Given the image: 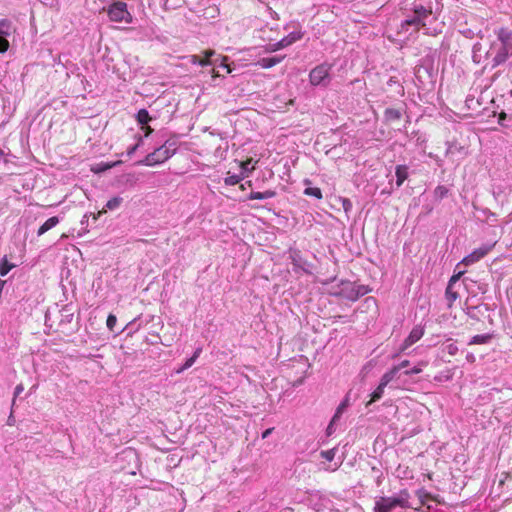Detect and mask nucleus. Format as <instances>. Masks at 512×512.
Here are the masks:
<instances>
[{
	"mask_svg": "<svg viewBox=\"0 0 512 512\" xmlns=\"http://www.w3.org/2000/svg\"><path fill=\"white\" fill-rule=\"evenodd\" d=\"M176 152L174 143L166 141L162 146L149 153L143 160L138 161V165L155 166L162 164L171 158Z\"/></svg>",
	"mask_w": 512,
	"mask_h": 512,
	"instance_id": "nucleus-1",
	"label": "nucleus"
},
{
	"mask_svg": "<svg viewBox=\"0 0 512 512\" xmlns=\"http://www.w3.org/2000/svg\"><path fill=\"white\" fill-rule=\"evenodd\" d=\"M409 508V493L406 490L400 491L397 496L381 497L376 501L375 512H391L394 508Z\"/></svg>",
	"mask_w": 512,
	"mask_h": 512,
	"instance_id": "nucleus-2",
	"label": "nucleus"
},
{
	"mask_svg": "<svg viewBox=\"0 0 512 512\" xmlns=\"http://www.w3.org/2000/svg\"><path fill=\"white\" fill-rule=\"evenodd\" d=\"M368 292L369 290L364 285H358L351 281H341L334 294L343 299L354 302L360 297L366 295Z\"/></svg>",
	"mask_w": 512,
	"mask_h": 512,
	"instance_id": "nucleus-3",
	"label": "nucleus"
},
{
	"mask_svg": "<svg viewBox=\"0 0 512 512\" xmlns=\"http://www.w3.org/2000/svg\"><path fill=\"white\" fill-rule=\"evenodd\" d=\"M107 14L112 22H132V15L127 9V4L121 1L112 3L107 8Z\"/></svg>",
	"mask_w": 512,
	"mask_h": 512,
	"instance_id": "nucleus-4",
	"label": "nucleus"
},
{
	"mask_svg": "<svg viewBox=\"0 0 512 512\" xmlns=\"http://www.w3.org/2000/svg\"><path fill=\"white\" fill-rule=\"evenodd\" d=\"M331 66L328 64H320L313 68L309 73V81L313 86L326 85L329 80Z\"/></svg>",
	"mask_w": 512,
	"mask_h": 512,
	"instance_id": "nucleus-5",
	"label": "nucleus"
},
{
	"mask_svg": "<svg viewBox=\"0 0 512 512\" xmlns=\"http://www.w3.org/2000/svg\"><path fill=\"white\" fill-rule=\"evenodd\" d=\"M492 53H495L493 57V63L495 66L504 63L510 55H512V45L501 39L499 44H493L491 47Z\"/></svg>",
	"mask_w": 512,
	"mask_h": 512,
	"instance_id": "nucleus-6",
	"label": "nucleus"
},
{
	"mask_svg": "<svg viewBox=\"0 0 512 512\" xmlns=\"http://www.w3.org/2000/svg\"><path fill=\"white\" fill-rule=\"evenodd\" d=\"M491 249H492V246H490V245H485V246L475 249L469 255L464 257L462 259V261L457 264L456 268H458L460 265L470 266V265L480 261L491 251Z\"/></svg>",
	"mask_w": 512,
	"mask_h": 512,
	"instance_id": "nucleus-7",
	"label": "nucleus"
},
{
	"mask_svg": "<svg viewBox=\"0 0 512 512\" xmlns=\"http://www.w3.org/2000/svg\"><path fill=\"white\" fill-rule=\"evenodd\" d=\"M424 335V328L420 325L415 326L408 337L403 341L400 346L399 352L394 355V358L398 357L401 353L405 352L410 346L419 341Z\"/></svg>",
	"mask_w": 512,
	"mask_h": 512,
	"instance_id": "nucleus-8",
	"label": "nucleus"
},
{
	"mask_svg": "<svg viewBox=\"0 0 512 512\" xmlns=\"http://www.w3.org/2000/svg\"><path fill=\"white\" fill-rule=\"evenodd\" d=\"M215 54V51L212 49H208L204 51V57H199L197 55H192L190 57V61L193 64H199L200 66H208L211 64L210 58Z\"/></svg>",
	"mask_w": 512,
	"mask_h": 512,
	"instance_id": "nucleus-9",
	"label": "nucleus"
},
{
	"mask_svg": "<svg viewBox=\"0 0 512 512\" xmlns=\"http://www.w3.org/2000/svg\"><path fill=\"white\" fill-rule=\"evenodd\" d=\"M123 202V198L116 196L107 201L104 209L100 210L96 215L93 216L94 219H97L100 215L107 212V210H115L121 206Z\"/></svg>",
	"mask_w": 512,
	"mask_h": 512,
	"instance_id": "nucleus-10",
	"label": "nucleus"
},
{
	"mask_svg": "<svg viewBox=\"0 0 512 512\" xmlns=\"http://www.w3.org/2000/svg\"><path fill=\"white\" fill-rule=\"evenodd\" d=\"M396 185L397 187L402 186L405 180L408 178V167L406 165H397L395 168Z\"/></svg>",
	"mask_w": 512,
	"mask_h": 512,
	"instance_id": "nucleus-11",
	"label": "nucleus"
},
{
	"mask_svg": "<svg viewBox=\"0 0 512 512\" xmlns=\"http://www.w3.org/2000/svg\"><path fill=\"white\" fill-rule=\"evenodd\" d=\"M59 223V219L56 216L50 217L47 219L38 229V236L43 235L53 227H55Z\"/></svg>",
	"mask_w": 512,
	"mask_h": 512,
	"instance_id": "nucleus-12",
	"label": "nucleus"
},
{
	"mask_svg": "<svg viewBox=\"0 0 512 512\" xmlns=\"http://www.w3.org/2000/svg\"><path fill=\"white\" fill-rule=\"evenodd\" d=\"M276 196V192L274 190H266L264 192H251L248 196L249 200H263L269 199Z\"/></svg>",
	"mask_w": 512,
	"mask_h": 512,
	"instance_id": "nucleus-13",
	"label": "nucleus"
},
{
	"mask_svg": "<svg viewBox=\"0 0 512 512\" xmlns=\"http://www.w3.org/2000/svg\"><path fill=\"white\" fill-rule=\"evenodd\" d=\"M283 59H284V57L262 58L258 61V65L261 66L262 68L268 69V68H271V67L279 64Z\"/></svg>",
	"mask_w": 512,
	"mask_h": 512,
	"instance_id": "nucleus-14",
	"label": "nucleus"
},
{
	"mask_svg": "<svg viewBox=\"0 0 512 512\" xmlns=\"http://www.w3.org/2000/svg\"><path fill=\"white\" fill-rule=\"evenodd\" d=\"M14 28L12 23L7 19H1L0 20V36L1 37H8L12 34Z\"/></svg>",
	"mask_w": 512,
	"mask_h": 512,
	"instance_id": "nucleus-15",
	"label": "nucleus"
},
{
	"mask_svg": "<svg viewBox=\"0 0 512 512\" xmlns=\"http://www.w3.org/2000/svg\"><path fill=\"white\" fill-rule=\"evenodd\" d=\"M408 26H414L415 31L418 32L421 27L425 26V22L414 15L411 19H407L402 23V28H406Z\"/></svg>",
	"mask_w": 512,
	"mask_h": 512,
	"instance_id": "nucleus-16",
	"label": "nucleus"
},
{
	"mask_svg": "<svg viewBox=\"0 0 512 512\" xmlns=\"http://www.w3.org/2000/svg\"><path fill=\"white\" fill-rule=\"evenodd\" d=\"M399 370L400 366H393L389 371L384 373L380 380L382 381V385H388L392 380H394Z\"/></svg>",
	"mask_w": 512,
	"mask_h": 512,
	"instance_id": "nucleus-17",
	"label": "nucleus"
},
{
	"mask_svg": "<svg viewBox=\"0 0 512 512\" xmlns=\"http://www.w3.org/2000/svg\"><path fill=\"white\" fill-rule=\"evenodd\" d=\"M119 163L120 161H116L113 163H98L91 167V171L95 174H99L111 169L112 167L118 165Z\"/></svg>",
	"mask_w": 512,
	"mask_h": 512,
	"instance_id": "nucleus-18",
	"label": "nucleus"
},
{
	"mask_svg": "<svg viewBox=\"0 0 512 512\" xmlns=\"http://www.w3.org/2000/svg\"><path fill=\"white\" fill-rule=\"evenodd\" d=\"M431 14H432V9L431 8L427 9V8H425L422 5L416 6L414 8V15L417 16L418 18H420L423 21L426 18H428Z\"/></svg>",
	"mask_w": 512,
	"mask_h": 512,
	"instance_id": "nucleus-19",
	"label": "nucleus"
},
{
	"mask_svg": "<svg viewBox=\"0 0 512 512\" xmlns=\"http://www.w3.org/2000/svg\"><path fill=\"white\" fill-rule=\"evenodd\" d=\"M493 338L492 334L475 335L469 342V345L486 344Z\"/></svg>",
	"mask_w": 512,
	"mask_h": 512,
	"instance_id": "nucleus-20",
	"label": "nucleus"
},
{
	"mask_svg": "<svg viewBox=\"0 0 512 512\" xmlns=\"http://www.w3.org/2000/svg\"><path fill=\"white\" fill-rule=\"evenodd\" d=\"M387 385H382V381H380L378 387L373 391V393L371 394V399L370 401L366 404L367 406L370 405L371 403L375 402V401H378L379 399L382 398L383 396V393H384V389Z\"/></svg>",
	"mask_w": 512,
	"mask_h": 512,
	"instance_id": "nucleus-21",
	"label": "nucleus"
},
{
	"mask_svg": "<svg viewBox=\"0 0 512 512\" xmlns=\"http://www.w3.org/2000/svg\"><path fill=\"white\" fill-rule=\"evenodd\" d=\"M201 348H198L196 349V351L194 352L193 356L188 358L185 363L183 364V366L178 369V373H181L183 371H185L186 369L190 368L196 361V359L199 357L200 353H201Z\"/></svg>",
	"mask_w": 512,
	"mask_h": 512,
	"instance_id": "nucleus-22",
	"label": "nucleus"
},
{
	"mask_svg": "<svg viewBox=\"0 0 512 512\" xmlns=\"http://www.w3.org/2000/svg\"><path fill=\"white\" fill-rule=\"evenodd\" d=\"M136 119L139 124L146 125L152 118L146 109H140L136 115Z\"/></svg>",
	"mask_w": 512,
	"mask_h": 512,
	"instance_id": "nucleus-23",
	"label": "nucleus"
},
{
	"mask_svg": "<svg viewBox=\"0 0 512 512\" xmlns=\"http://www.w3.org/2000/svg\"><path fill=\"white\" fill-rule=\"evenodd\" d=\"M385 118L387 121L394 122L401 118V113L397 109H386L385 111Z\"/></svg>",
	"mask_w": 512,
	"mask_h": 512,
	"instance_id": "nucleus-24",
	"label": "nucleus"
},
{
	"mask_svg": "<svg viewBox=\"0 0 512 512\" xmlns=\"http://www.w3.org/2000/svg\"><path fill=\"white\" fill-rule=\"evenodd\" d=\"M298 38L296 37H286L274 44L273 51L279 50L281 48L287 47L291 45L294 41H296Z\"/></svg>",
	"mask_w": 512,
	"mask_h": 512,
	"instance_id": "nucleus-25",
	"label": "nucleus"
},
{
	"mask_svg": "<svg viewBox=\"0 0 512 512\" xmlns=\"http://www.w3.org/2000/svg\"><path fill=\"white\" fill-rule=\"evenodd\" d=\"M304 194L306 196H312V197H315L317 199H322L323 198V195H322V191L320 188L318 187H307L305 190H304Z\"/></svg>",
	"mask_w": 512,
	"mask_h": 512,
	"instance_id": "nucleus-26",
	"label": "nucleus"
},
{
	"mask_svg": "<svg viewBox=\"0 0 512 512\" xmlns=\"http://www.w3.org/2000/svg\"><path fill=\"white\" fill-rule=\"evenodd\" d=\"M448 192H449V190L447 187H445L443 185H438L434 189V196L436 199L442 200L443 198H445L447 196Z\"/></svg>",
	"mask_w": 512,
	"mask_h": 512,
	"instance_id": "nucleus-27",
	"label": "nucleus"
},
{
	"mask_svg": "<svg viewBox=\"0 0 512 512\" xmlns=\"http://www.w3.org/2000/svg\"><path fill=\"white\" fill-rule=\"evenodd\" d=\"M243 178H244V175H228L224 179V183L228 186H234V185L238 184Z\"/></svg>",
	"mask_w": 512,
	"mask_h": 512,
	"instance_id": "nucleus-28",
	"label": "nucleus"
},
{
	"mask_svg": "<svg viewBox=\"0 0 512 512\" xmlns=\"http://www.w3.org/2000/svg\"><path fill=\"white\" fill-rule=\"evenodd\" d=\"M14 267L13 264H10L6 258L2 259L0 262V275L5 276L8 272Z\"/></svg>",
	"mask_w": 512,
	"mask_h": 512,
	"instance_id": "nucleus-29",
	"label": "nucleus"
},
{
	"mask_svg": "<svg viewBox=\"0 0 512 512\" xmlns=\"http://www.w3.org/2000/svg\"><path fill=\"white\" fill-rule=\"evenodd\" d=\"M453 286H447L446 288V297L449 301V306L452 305V303L458 298V294L457 292L453 291L452 289Z\"/></svg>",
	"mask_w": 512,
	"mask_h": 512,
	"instance_id": "nucleus-30",
	"label": "nucleus"
},
{
	"mask_svg": "<svg viewBox=\"0 0 512 512\" xmlns=\"http://www.w3.org/2000/svg\"><path fill=\"white\" fill-rule=\"evenodd\" d=\"M251 162L252 158L240 162V167L243 170V174L246 173V175H248V173L252 172L255 169V166L250 167Z\"/></svg>",
	"mask_w": 512,
	"mask_h": 512,
	"instance_id": "nucleus-31",
	"label": "nucleus"
},
{
	"mask_svg": "<svg viewBox=\"0 0 512 512\" xmlns=\"http://www.w3.org/2000/svg\"><path fill=\"white\" fill-rule=\"evenodd\" d=\"M117 323V318L114 314H109L107 317L106 325L110 331H113Z\"/></svg>",
	"mask_w": 512,
	"mask_h": 512,
	"instance_id": "nucleus-32",
	"label": "nucleus"
},
{
	"mask_svg": "<svg viewBox=\"0 0 512 512\" xmlns=\"http://www.w3.org/2000/svg\"><path fill=\"white\" fill-rule=\"evenodd\" d=\"M335 449H329L321 452V457L326 459L327 461H332L335 457Z\"/></svg>",
	"mask_w": 512,
	"mask_h": 512,
	"instance_id": "nucleus-33",
	"label": "nucleus"
},
{
	"mask_svg": "<svg viewBox=\"0 0 512 512\" xmlns=\"http://www.w3.org/2000/svg\"><path fill=\"white\" fill-rule=\"evenodd\" d=\"M464 274L465 270H460L453 274L448 282V286H453Z\"/></svg>",
	"mask_w": 512,
	"mask_h": 512,
	"instance_id": "nucleus-34",
	"label": "nucleus"
},
{
	"mask_svg": "<svg viewBox=\"0 0 512 512\" xmlns=\"http://www.w3.org/2000/svg\"><path fill=\"white\" fill-rule=\"evenodd\" d=\"M9 49V42L6 38L0 36V53H5Z\"/></svg>",
	"mask_w": 512,
	"mask_h": 512,
	"instance_id": "nucleus-35",
	"label": "nucleus"
},
{
	"mask_svg": "<svg viewBox=\"0 0 512 512\" xmlns=\"http://www.w3.org/2000/svg\"><path fill=\"white\" fill-rule=\"evenodd\" d=\"M346 406H347V402H346V401L342 402V403L338 406L337 411H336L335 415H334V416H333V418H332V421H336V419H338V418L340 417L341 413H342V412H343V410L346 408Z\"/></svg>",
	"mask_w": 512,
	"mask_h": 512,
	"instance_id": "nucleus-36",
	"label": "nucleus"
},
{
	"mask_svg": "<svg viewBox=\"0 0 512 512\" xmlns=\"http://www.w3.org/2000/svg\"><path fill=\"white\" fill-rule=\"evenodd\" d=\"M24 390V386L23 384H18L16 387H15V391H14V398H13V401H12V405L15 404V399L16 397H18Z\"/></svg>",
	"mask_w": 512,
	"mask_h": 512,
	"instance_id": "nucleus-37",
	"label": "nucleus"
},
{
	"mask_svg": "<svg viewBox=\"0 0 512 512\" xmlns=\"http://www.w3.org/2000/svg\"><path fill=\"white\" fill-rule=\"evenodd\" d=\"M141 143H142V138L139 137L137 143L127 150V155L131 156L137 150V148L140 146Z\"/></svg>",
	"mask_w": 512,
	"mask_h": 512,
	"instance_id": "nucleus-38",
	"label": "nucleus"
},
{
	"mask_svg": "<svg viewBox=\"0 0 512 512\" xmlns=\"http://www.w3.org/2000/svg\"><path fill=\"white\" fill-rule=\"evenodd\" d=\"M421 371H422V369H421V368H419V367H414V368H412L411 370L406 371V372H405V374H407V375L419 374Z\"/></svg>",
	"mask_w": 512,
	"mask_h": 512,
	"instance_id": "nucleus-39",
	"label": "nucleus"
},
{
	"mask_svg": "<svg viewBox=\"0 0 512 512\" xmlns=\"http://www.w3.org/2000/svg\"><path fill=\"white\" fill-rule=\"evenodd\" d=\"M142 129L144 130L146 137H148L153 132V129L150 126H148L147 124L143 125Z\"/></svg>",
	"mask_w": 512,
	"mask_h": 512,
	"instance_id": "nucleus-40",
	"label": "nucleus"
},
{
	"mask_svg": "<svg viewBox=\"0 0 512 512\" xmlns=\"http://www.w3.org/2000/svg\"><path fill=\"white\" fill-rule=\"evenodd\" d=\"M274 430V428H268L266 429L263 433H262V438L265 439L267 438L271 433L272 431Z\"/></svg>",
	"mask_w": 512,
	"mask_h": 512,
	"instance_id": "nucleus-41",
	"label": "nucleus"
},
{
	"mask_svg": "<svg viewBox=\"0 0 512 512\" xmlns=\"http://www.w3.org/2000/svg\"><path fill=\"white\" fill-rule=\"evenodd\" d=\"M343 207H344L345 211H348V209L351 207V203L348 199H344Z\"/></svg>",
	"mask_w": 512,
	"mask_h": 512,
	"instance_id": "nucleus-42",
	"label": "nucleus"
},
{
	"mask_svg": "<svg viewBox=\"0 0 512 512\" xmlns=\"http://www.w3.org/2000/svg\"><path fill=\"white\" fill-rule=\"evenodd\" d=\"M14 423H15V418L13 417V414L11 413L10 416L8 417L7 424L9 426H13Z\"/></svg>",
	"mask_w": 512,
	"mask_h": 512,
	"instance_id": "nucleus-43",
	"label": "nucleus"
},
{
	"mask_svg": "<svg viewBox=\"0 0 512 512\" xmlns=\"http://www.w3.org/2000/svg\"><path fill=\"white\" fill-rule=\"evenodd\" d=\"M247 186L251 187L252 186V182L251 181H247L246 183L241 184L240 185V189L241 190H245V189H247Z\"/></svg>",
	"mask_w": 512,
	"mask_h": 512,
	"instance_id": "nucleus-44",
	"label": "nucleus"
},
{
	"mask_svg": "<svg viewBox=\"0 0 512 512\" xmlns=\"http://www.w3.org/2000/svg\"><path fill=\"white\" fill-rule=\"evenodd\" d=\"M466 359H467V361H468V362H470V363H474V362H475V356H474L473 354H468V355L466 356Z\"/></svg>",
	"mask_w": 512,
	"mask_h": 512,
	"instance_id": "nucleus-45",
	"label": "nucleus"
},
{
	"mask_svg": "<svg viewBox=\"0 0 512 512\" xmlns=\"http://www.w3.org/2000/svg\"><path fill=\"white\" fill-rule=\"evenodd\" d=\"M409 360L402 361L398 366H400V369L405 368L409 365Z\"/></svg>",
	"mask_w": 512,
	"mask_h": 512,
	"instance_id": "nucleus-46",
	"label": "nucleus"
},
{
	"mask_svg": "<svg viewBox=\"0 0 512 512\" xmlns=\"http://www.w3.org/2000/svg\"><path fill=\"white\" fill-rule=\"evenodd\" d=\"M506 118V114L504 112H502L500 115H499V123H501L502 120H504Z\"/></svg>",
	"mask_w": 512,
	"mask_h": 512,
	"instance_id": "nucleus-47",
	"label": "nucleus"
},
{
	"mask_svg": "<svg viewBox=\"0 0 512 512\" xmlns=\"http://www.w3.org/2000/svg\"><path fill=\"white\" fill-rule=\"evenodd\" d=\"M455 350H457V348H456L455 346H453V345H450V346H449V352H450V354H454V351H455Z\"/></svg>",
	"mask_w": 512,
	"mask_h": 512,
	"instance_id": "nucleus-48",
	"label": "nucleus"
},
{
	"mask_svg": "<svg viewBox=\"0 0 512 512\" xmlns=\"http://www.w3.org/2000/svg\"><path fill=\"white\" fill-rule=\"evenodd\" d=\"M334 422H335V421H331V423L329 424V426H328V428H327L328 434H330V433H331V431H332V425H333V423H334Z\"/></svg>",
	"mask_w": 512,
	"mask_h": 512,
	"instance_id": "nucleus-49",
	"label": "nucleus"
},
{
	"mask_svg": "<svg viewBox=\"0 0 512 512\" xmlns=\"http://www.w3.org/2000/svg\"><path fill=\"white\" fill-rule=\"evenodd\" d=\"M218 76H219L218 72L215 69H213L212 70V77L215 78V77H218Z\"/></svg>",
	"mask_w": 512,
	"mask_h": 512,
	"instance_id": "nucleus-50",
	"label": "nucleus"
},
{
	"mask_svg": "<svg viewBox=\"0 0 512 512\" xmlns=\"http://www.w3.org/2000/svg\"><path fill=\"white\" fill-rule=\"evenodd\" d=\"M3 155H4V152H3V150L0 148V159L3 157Z\"/></svg>",
	"mask_w": 512,
	"mask_h": 512,
	"instance_id": "nucleus-51",
	"label": "nucleus"
},
{
	"mask_svg": "<svg viewBox=\"0 0 512 512\" xmlns=\"http://www.w3.org/2000/svg\"><path fill=\"white\" fill-rule=\"evenodd\" d=\"M223 66L227 67V69H228V73H230V72H231V69H230L227 65H225V64H224Z\"/></svg>",
	"mask_w": 512,
	"mask_h": 512,
	"instance_id": "nucleus-52",
	"label": "nucleus"
}]
</instances>
